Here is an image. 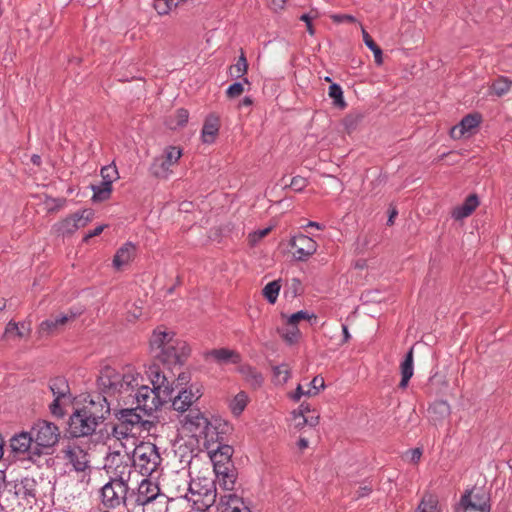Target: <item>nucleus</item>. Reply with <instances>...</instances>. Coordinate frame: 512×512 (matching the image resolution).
<instances>
[{"mask_svg": "<svg viewBox=\"0 0 512 512\" xmlns=\"http://www.w3.org/2000/svg\"><path fill=\"white\" fill-rule=\"evenodd\" d=\"M315 412V409L309 403L303 402L300 406L295 409V415L301 416L302 414L306 416V414Z\"/></svg>", "mask_w": 512, "mask_h": 512, "instance_id": "5fc2aeb1", "label": "nucleus"}, {"mask_svg": "<svg viewBox=\"0 0 512 512\" xmlns=\"http://www.w3.org/2000/svg\"><path fill=\"white\" fill-rule=\"evenodd\" d=\"M307 227H313V228H316V229H319V230H322L324 228L323 225H321L320 223L315 222V221H309L307 223Z\"/></svg>", "mask_w": 512, "mask_h": 512, "instance_id": "774afa93", "label": "nucleus"}, {"mask_svg": "<svg viewBox=\"0 0 512 512\" xmlns=\"http://www.w3.org/2000/svg\"><path fill=\"white\" fill-rule=\"evenodd\" d=\"M324 388H325L324 378L318 375V376H315L312 379V381L310 382L309 390H304L303 387L300 384H298L295 391L290 392L288 394V397L294 402H299L303 396H307V397L316 396L320 393V391L324 390Z\"/></svg>", "mask_w": 512, "mask_h": 512, "instance_id": "4be33fe9", "label": "nucleus"}, {"mask_svg": "<svg viewBox=\"0 0 512 512\" xmlns=\"http://www.w3.org/2000/svg\"><path fill=\"white\" fill-rule=\"evenodd\" d=\"M154 8L159 15H166L171 11L167 0H155Z\"/></svg>", "mask_w": 512, "mask_h": 512, "instance_id": "3c124183", "label": "nucleus"}, {"mask_svg": "<svg viewBox=\"0 0 512 512\" xmlns=\"http://www.w3.org/2000/svg\"><path fill=\"white\" fill-rule=\"evenodd\" d=\"M219 127V118L216 115H209L202 128V141L207 144L213 143L218 135Z\"/></svg>", "mask_w": 512, "mask_h": 512, "instance_id": "cd10ccee", "label": "nucleus"}, {"mask_svg": "<svg viewBox=\"0 0 512 512\" xmlns=\"http://www.w3.org/2000/svg\"><path fill=\"white\" fill-rule=\"evenodd\" d=\"M202 387L198 384H191L189 387L179 391L172 400L174 410L185 412L202 396Z\"/></svg>", "mask_w": 512, "mask_h": 512, "instance_id": "f3484780", "label": "nucleus"}, {"mask_svg": "<svg viewBox=\"0 0 512 512\" xmlns=\"http://www.w3.org/2000/svg\"><path fill=\"white\" fill-rule=\"evenodd\" d=\"M289 245L293 249V258L299 262L308 261L318 249L317 242L304 234L292 236Z\"/></svg>", "mask_w": 512, "mask_h": 512, "instance_id": "ddd939ff", "label": "nucleus"}, {"mask_svg": "<svg viewBox=\"0 0 512 512\" xmlns=\"http://www.w3.org/2000/svg\"><path fill=\"white\" fill-rule=\"evenodd\" d=\"M31 331L30 324L22 322L20 324L10 321L4 332L6 338H23L29 335Z\"/></svg>", "mask_w": 512, "mask_h": 512, "instance_id": "2f4dec72", "label": "nucleus"}, {"mask_svg": "<svg viewBox=\"0 0 512 512\" xmlns=\"http://www.w3.org/2000/svg\"><path fill=\"white\" fill-rule=\"evenodd\" d=\"M291 377V368L288 364L282 363L273 368V381L276 385H284Z\"/></svg>", "mask_w": 512, "mask_h": 512, "instance_id": "e433bc0d", "label": "nucleus"}, {"mask_svg": "<svg viewBox=\"0 0 512 512\" xmlns=\"http://www.w3.org/2000/svg\"><path fill=\"white\" fill-rule=\"evenodd\" d=\"M429 411H433V412L437 411V412H440L441 414H448L449 413V405L444 401L436 402L429 408Z\"/></svg>", "mask_w": 512, "mask_h": 512, "instance_id": "864d4df0", "label": "nucleus"}, {"mask_svg": "<svg viewBox=\"0 0 512 512\" xmlns=\"http://www.w3.org/2000/svg\"><path fill=\"white\" fill-rule=\"evenodd\" d=\"M370 492H371V488H369V487H367V486L360 487V488L355 492V498H356V499H359V498H362V497L368 496Z\"/></svg>", "mask_w": 512, "mask_h": 512, "instance_id": "680f3d73", "label": "nucleus"}, {"mask_svg": "<svg viewBox=\"0 0 512 512\" xmlns=\"http://www.w3.org/2000/svg\"><path fill=\"white\" fill-rule=\"evenodd\" d=\"M69 433L73 437H83L91 435L95 432L99 424L90 418L88 415L83 413L80 409H77L69 419Z\"/></svg>", "mask_w": 512, "mask_h": 512, "instance_id": "4468645a", "label": "nucleus"}, {"mask_svg": "<svg viewBox=\"0 0 512 512\" xmlns=\"http://www.w3.org/2000/svg\"><path fill=\"white\" fill-rule=\"evenodd\" d=\"M189 380H190V375L185 372L180 373L177 378L179 385H185L189 382Z\"/></svg>", "mask_w": 512, "mask_h": 512, "instance_id": "0e129e2a", "label": "nucleus"}, {"mask_svg": "<svg viewBox=\"0 0 512 512\" xmlns=\"http://www.w3.org/2000/svg\"><path fill=\"white\" fill-rule=\"evenodd\" d=\"M343 123H344L346 129L350 130L353 128V126L355 124V120L352 116H347V117H345Z\"/></svg>", "mask_w": 512, "mask_h": 512, "instance_id": "69168bd1", "label": "nucleus"}, {"mask_svg": "<svg viewBox=\"0 0 512 512\" xmlns=\"http://www.w3.org/2000/svg\"><path fill=\"white\" fill-rule=\"evenodd\" d=\"M248 401V395L243 391L235 395L234 398L229 403V408L232 414L235 416L241 415L242 412L245 410Z\"/></svg>", "mask_w": 512, "mask_h": 512, "instance_id": "c9c22d12", "label": "nucleus"}, {"mask_svg": "<svg viewBox=\"0 0 512 512\" xmlns=\"http://www.w3.org/2000/svg\"><path fill=\"white\" fill-rule=\"evenodd\" d=\"M279 333L282 339L289 345L297 343L301 337V333L297 325L288 324V320L286 321V326L281 328Z\"/></svg>", "mask_w": 512, "mask_h": 512, "instance_id": "473e14b6", "label": "nucleus"}, {"mask_svg": "<svg viewBox=\"0 0 512 512\" xmlns=\"http://www.w3.org/2000/svg\"><path fill=\"white\" fill-rule=\"evenodd\" d=\"M280 281L274 280L272 282H269L264 288H263V295L267 299V301L271 304H274L278 298L279 292H280Z\"/></svg>", "mask_w": 512, "mask_h": 512, "instance_id": "a19ab883", "label": "nucleus"}, {"mask_svg": "<svg viewBox=\"0 0 512 512\" xmlns=\"http://www.w3.org/2000/svg\"><path fill=\"white\" fill-rule=\"evenodd\" d=\"M10 446L13 452L19 454H28V457L31 458L35 455V444L33 441V436L31 432H21L15 436H13L10 440Z\"/></svg>", "mask_w": 512, "mask_h": 512, "instance_id": "aec40b11", "label": "nucleus"}, {"mask_svg": "<svg viewBox=\"0 0 512 512\" xmlns=\"http://www.w3.org/2000/svg\"><path fill=\"white\" fill-rule=\"evenodd\" d=\"M360 26L365 45L373 52L376 64L381 65L383 63V54L381 48L376 45V43L373 41L368 32L363 28V26Z\"/></svg>", "mask_w": 512, "mask_h": 512, "instance_id": "4c0bfd02", "label": "nucleus"}, {"mask_svg": "<svg viewBox=\"0 0 512 512\" xmlns=\"http://www.w3.org/2000/svg\"><path fill=\"white\" fill-rule=\"evenodd\" d=\"M480 123V117L478 115H467L461 122L451 129V136L454 139H459L466 133L471 132Z\"/></svg>", "mask_w": 512, "mask_h": 512, "instance_id": "bb28decb", "label": "nucleus"}, {"mask_svg": "<svg viewBox=\"0 0 512 512\" xmlns=\"http://www.w3.org/2000/svg\"><path fill=\"white\" fill-rule=\"evenodd\" d=\"M132 463L142 476L152 475L161 464L157 447L150 442L139 443L132 451Z\"/></svg>", "mask_w": 512, "mask_h": 512, "instance_id": "423d86ee", "label": "nucleus"}, {"mask_svg": "<svg viewBox=\"0 0 512 512\" xmlns=\"http://www.w3.org/2000/svg\"><path fill=\"white\" fill-rule=\"evenodd\" d=\"M137 406L133 408L121 409L116 413L118 421L130 427L132 430L137 426H144L146 421L143 420L142 416L138 413Z\"/></svg>", "mask_w": 512, "mask_h": 512, "instance_id": "a878e982", "label": "nucleus"}, {"mask_svg": "<svg viewBox=\"0 0 512 512\" xmlns=\"http://www.w3.org/2000/svg\"><path fill=\"white\" fill-rule=\"evenodd\" d=\"M511 86V81L506 77H500L491 86L492 91L497 96H502L506 94Z\"/></svg>", "mask_w": 512, "mask_h": 512, "instance_id": "c03bdc74", "label": "nucleus"}, {"mask_svg": "<svg viewBox=\"0 0 512 512\" xmlns=\"http://www.w3.org/2000/svg\"><path fill=\"white\" fill-rule=\"evenodd\" d=\"M65 458L73 465L75 470L84 471L88 465V455L87 453L79 446L71 445L68 446L65 450Z\"/></svg>", "mask_w": 512, "mask_h": 512, "instance_id": "b1692460", "label": "nucleus"}, {"mask_svg": "<svg viewBox=\"0 0 512 512\" xmlns=\"http://www.w3.org/2000/svg\"><path fill=\"white\" fill-rule=\"evenodd\" d=\"M313 315H310L307 311H298L290 315L287 320L288 324H298L302 320H309Z\"/></svg>", "mask_w": 512, "mask_h": 512, "instance_id": "09e8293b", "label": "nucleus"}, {"mask_svg": "<svg viewBox=\"0 0 512 512\" xmlns=\"http://www.w3.org/2000/svg\"><path fill=\"white\" fill-rule=\"evenodd\" d=\"M271 227H267V228H264V229H260V230H257L253 233L250 234V241L254 244L258 241H260L262 238H264L265 236H267L269 234V232L271 231Z\"/></svg>", "mask_w": 512, "mask_h": 512, "instance_id": "603ef678", "label": "nucleus"}, {"mask_svg": "<svg viewBox=\"0 0 512 512\" xmlns=\"http://www.w3.org/2000/svg\"><path fill=\"white\" fill-rule=\"evenodd\" d=\"M248 79L244 78L242 82H236L230 85L226 91L228 97L235 98L240 96L244 92V84H248Z\"/></svg>", "mask_w": 512, "mask_h": 512, "instance_id": "49530a36", "label": "nucleus"}, {"mask_svg": "<svg viewBox=\"0 0 512 512\" xmlns=\"http://www.w3.org/2000/svg\"><path fill=\"white\" fill-rule=\"evenodd\" d=\"M135 251L136 247L132 243H125L117 250L113 259V266L116 269H120L130 263V261L134 258Z\"/></svg>", "mask_w": 512, "mask_h": 512, "instance_id": "c85d7f7f", "label": "nucleus"}, {"mask_svg": "<svg viewBox=\"0 0 512 512\" xmlns=\"http://www.w3.org/2000/svg\"><path fill=\"white\" fill-rule=\"evenodd\" d=\"M105 228H106V225L97 226L95 229H93L92 231L88 232L85 235L83 241L87 242L90 238L100 235Z\"/></svg>", "mask_w": 512, "mask_h": 512, "instance_id": "4d7b16f0", "label": "nucleus"}, {"mask_svg": "<svg viewBox=\"0 0 512 512\" xmlns=\"http://www.w3.org/2000/svg\"><path fill=\"white\" fill-rule=\"evenodd\" d=\"M306 186H307V180H306V178L301 177V176L293 177L290 182V187L297 192L302 191Z\"/></svg>", "mask_w": 512, "mask_h": 512, "instance_id": "8fccbe9b", "label": "nucleus"}, {"mask_svg": "<svg viewBox=\"0 0 512 512\" xmlns=\"http://www.w3.org/2000/svg\"><path fill=\"white\" fill-rule=\"evenodd\" d=\"M183 155L180 146L168 145L162 150V153L153 159L150 167L151 173L160 179H167L176 167Z\"/></svg>", "mask_w": 512, "mask_h": 512, "instance_id": "1a4fd4ad", "label": "nucleus"}, {"mask_svg": "<svg viewBox=\"0 0 512 512\" xmlns=\"http://www.w3.org/2000/svg\"><path fill=\"white\" fill-rule=\"evenodd\" d=\"M33 441L35 444V455H41L44 450L50 449L55 446L60 438V431L58 426L54 423L39 420L30 429Z\"/></svg>", "mask_w": 512, "mask_h": 512, "instance_id": "6e6552de", "label": "nucleus"}, {"mask_svg": "<svg viewBox=\"0 0 512 512\" xmlns=\"http://www.w3.org/2000/svg\"><path fill=\"white\" fill-rule=\"evenodd\" d=\"M180 424L183 432L197 440L203 439L204 444L214 441L215 427L199 410H189L181 417Z\"/></svg>", "mask_w": 512, "mask_h": 512, "instance_id": "39448f33", "label": "nucleus"}, {"mask_svg": "<svg viewBox=\"0 0 512 512\" xmlns=\"http://www.w3.org/2000/svg\"><path fill=\"white\" fill-rule=\"evenodd\" d=\"M401 381L399 387L405 389L408 386L409 380L414 374L413 366V348L406 354L404 360L400 364Z\"/></svg>", "mask_w": 512, "mask_h": 512, "instance_id": "c756f323", "label": "nucleus"}, {"mask_svg": "<svg viewBox=\"0 0 512 512\" xmlns=\"http://www.w3.org/2000/svg\"><path fill=\"white\" fill-rule=\"evenodd\" d=\"M217 442L218 439L214 438L213 442L205 443L215 467L220 463L228 462L233 454L232 446L221 444L220 442L217 444Z\"/></svg>", "mask_w": 512, "mask_h": 512, "instance_id": "412c9836", "label": "nucleus"}, {"mask_svg": "<svg viewBox=\"0 0 512 512\" xmlns=\"http://www.w3.org/2000/svg\"><path fill=\"white\" fill-rule=\"evenodd\" d=\"M416 512H440L437 497L431 494L425 495L418 505Z\"/></svg>", "mask_w": 512, "mask_h": 512, "instance_id": "58836bf2", "label": "nucleus"}, {"mask_svg": "<svg viewBox=\"0 0 512 512\" xmlns=\"http://www.w3.org/2000/svg\"><path fill=\"white\" fill-rule=\"evenodd\" d=\"M181 494L191 507L200 512H214L217 503V491L213 480L197 478L191 481L184 480Z\"/></svg>", "mask_w": 512, "mask_h": 512, "instance_id": "20e7f679", "label": "nucleus"}, {"mask_svg": "<svg viewBox=\"0 0 512 512\" xmlns=\"http://www.w3.org/2000/svg\"><path fill=\"white\" fill-rule=\"evenodd\" d=\"M320 420V415L318 412H313L311 415L306 416L305 419H302L300 422H296V428H302L305 425H309L311 427H315L318 425Z\"/></svg>", "mask_w": 512, "mask_h": 512, "instance_id": "de8ad7c7", "label": "nucleus"}, {"mask_svg": "<svg viewBox=\"0 0 512 512\" xmlns=\"http://www.w3.org/2000/svg\"><path fill=\"white\" fill-rule=\"evenodd\" d=\"M479 205V201L476 195H470L464 201V203L453 210V217L457 220L468 217Z\"/></svg>", "mask_w": 512, "mask_h": 512, "instance_id": "7c9ffc66", "label": "nucleus"}, {"mask_svg": "<svg viewBox=\"0 0 512 512\" xmlns=\"http://www.w3.org/2000/svg\"><path fill=\"white\" fill-rule=\"evenodd\" d=\"M92 190L93 199L95 201H104L109 198L112 191V186L101 182L99 185H93Z\"/></svg>", "mask_w": 512, "mask_h": 512, "instance_id": "79ce46f5", "label": "nucleus"}, {"mask_svg": "<svg viewBox=\"0 0 512 512\" xmlns=\"http://www.w3.org/2000/svg\"><path fill=\"white\" fill-rule=\"evenodd\" d=\"M286 0H271V8L278 11L284 8Z\"/></svg>", "mask_w": 512, "mask_h": 512, "instance_id": "e2e57ef3", "label": "nucleus"}, {"mask_svg": "<svg viewBox=\"0 0 512 512\" xmlns=\"http://www.w3.org/2000/svg\"><path fill=\"white\" fill-rule=\"evenodd\" d=\"M332 19L334 22H355L356 19L352 15L342 14V15H333Z\"/></svg>", "mask_w": 512, "mask_h": 512, "instance_id": "13d9d810", "label": "nucleus"}, {"mask_svg": "<svg viewBox=\"0 0 512 512\" xmlns=\"http://www.w3.org/2000/svg\"><path fill=\"white\" fill-rule=\"evenodd\" d=\"M129 486L110 481L101 489L102 503L107 508L115 509L125 504Z\"/></svg>", "mask_w": 512, "mask_h": 512, "instance_id": "f8f14e48", "label": "nucleus"}, {"mask_svg": "<svg viewBox=\"0 0 512 512\" xmlns=\"http://www.w3.org/2000/svg\"><path fill=\"white\" fill-rule=\"evenodd\" d=\"M93 217L94 213L91 209H84L55 224L54 229L60 235H72L78 229L87 226L93 220Z\"/></svg>", "mask_w": 512, "mask_h": 512, "instance_id": "9d476101", "label": "nucleus"}, {"mask_svg": "<svg viewBox=\"0 0 512 512\" xmlns=\"http://www.w3.org/2000/svg\"><path fill=\"white\" fill-rule=\"evenodd\" d=\"M80 312L70 311L61 313L40 323L38 332L40 335H51L60 331L68 322L73 321Z\"/></svg>", "mask_w": 512, "mask_h": 512, "instance_id": "a211bd4d", "label": "nucleus"}, {"mask_svg": "<svg viewBox=\"0 0 512 512\" xmlns=\"http://www.w3.org/2000/svg\"><path fill=\"white\" fill-rule=\"evenodd\" d=\"M214 512H251L243 498L233 493L221 495Z\"/></svg>", "mask_w": 512, "mask_h": 512, "instance_id": "6ab92c4d", "label": "nucleus"}, {"mask_svg": "<svg viewBox=\"0 0 512 512\" xmlns=\"http://www.w3.org/2000/svg\"><path fill=\"white\" fill-rule=\"evenodd\" d=\"M184 480H187L185 477H182L181 475H177L176 478L173 480V482L175 484H177L176 486V491H175V497L176 498H183L184 497L181 495V494H185L183 491H182V488H183V481Z\"/></svg>", "mask_w": 512, "mask_h": 512, "instance_id": "6e6d98bb", "label": "nucleus"}, {"mask_svg": "<svg viewBox=\"0 0 512 512\" xmlns=\"http://www.w3.org/2000/svg\"><path fill=\"white\" fill-rule=\"evenodd\" d=\"M98 381L107 395L116 397L124 404H130L144 378L134 366L128 365L121 370L107 366L101 370Z\"/></svg>", "mask_w": 512, "mask_h": 512, "instance_id": "f257e3e1", "label": "nucleus"}, {"mask_svg": "<svg viewBox=\"0 0 512 512\" xmlns=\"http://www.w3.org/2000/svg\"><path fill=\"white\" fill-rule=\"evenodd\" d=\"M223 485L225 489L230 490L233 488L234 485V477L233 475H224L223 476Z\"/></svg>", "mask_w": 512, "mask_h": 512, "instance_id": "052dcab7", "label": "nucleus"}, {"mask_svg": "<svg viewBox=\"0 0 512 512\" xmlns=\"http://www.w3.org/2000/svg\"><path fill=\"white\" fill-rule=\"evenodd\" d=\"M130 453L125 451V455H121L120 451L111 453L106 460V470L110 481L129 486L132 475H137L133 470V464L130 462Z\"/></svg>", "mask_w": 512, "mask_h": 512, "instance_id": "0eeeda50", "label": "nucleus"}, {"mask_svg": "<svg viewBox=\"0 0 512 512\" xmlns=\"http://www.w3.org/2000/svg\"><path fill=\"white\" fill-rule=\"evenodd\" d=\"M248 69V63L245 55L242 53L234 65L230 67V73L233 77L239 78L246 74Z\"/></svg>", "mask_w": 512, "mask_h": 512, "instance_id": "37998d69", "label": "nucleus"}, {"mask_svg": "<svg viewBox=\"0 0 512 512\" xmlns=\"http://www.w3.org/2000/svg\"><path fill=\"white\" fill-rule=\"evenodd\" d=\"M206 359H210L217 364H229V363H239L241 357L239 353L234 350H230L227 348H219L213 349L206 353Z\"/></svg>", "mask_w": 512, "mask_h": 512, "instance_id": "393cba45", "label": "nucleus"}, {"mask_svg": "<svg viewBox=\"0 0 512 512\" xmlns=\"http://www.w3.org/2000/svg\"><path fill=\"white\" fill-rule=\"evenodd\" d=\"M150 347L154 356L169 369L182 366L191 352L186 341L176 337L172 330L163 327L153 331Z\"/></svg>", "mask_w": 512, "mask_h": 512, "instance_id": "7ed1b4c3", "label": "nucleus"}, {"mask_svg": "<svg viewBox=\"0 0 512 512\" xmlns=\"http://www.w3.org/2000/svg\"><path fill=\"white\" fill-rule=\"evenodd\" d=\"M328 95L333 100L332 104L335 108H338L340 110H343L346 108L347 103L344 99L343 90L340 85H338L336 83H332L329 86Z\"/></svg>", "mask_w": 512, "mask_h": 512, "instance_id": "f704fd0d", "label": "nucleus"}, {"mask_svg": "<svg viewBox=\"0 0 512 512\" xmlns=\"http://www.w3.org/2000/svg\"><path fill=\"white\" fill-rule=\"evenodd\" d=\"M342 332H343V341L347 342L350 339V333L348 331V327L346 325H342Z\"/></svg>", "mask_w": 512, "mask_h": 512, "instance_id": "338daca9", "label": "nucleus"}, {"mask_svg": "<svg viewBox=\"0 0 512 512\" xmlns=\"http://www.w3.org/2000/svg\"><path fill=\"white\" fill-rule=\"evenodd\" d=\"M102 182L112 186V183L118 179V171L116 166L108 165L101 169Z\"/></svg>", "mask_w": 512, "mask_h": 512, "instance_id": "a18cd8bd", "label": "nucleus"}, {"mask_svg": "<svg viewBox=\"0 0 512 512\" xmlns=\"http://www.w3.org/2000/svg\"><path fill=\"white\" fill-rule=\"evenodd\" d=\"M464 512H490L489 496L482 490H471L460 500Z\"/></svg>", "mask_w": 512, "mask_h": 512, "instance_id": "dca6fc26", "label": "nucleus"}, {"mask_svg": "<svg viewBox=\"0 0 512 512\" xmlns=\"http://www.w3.org/2000/svg\"><path fill=\"white\" fill-rule=\"evenodd\" d=\"M149 377L153 387L150 388L142 383L130 402V404H136L137 408L146 415L153 414L170 401L174 391L168 377L158 368H151Z\"/></svg>", "mask_w": 512, "mask_h": 512, "instance_id": "f03ea898", "label": "nucleus"}, {"mask_svg": "<svg viewBox=\"0 0 512 512\" xmlns=\"http://www.w3.org/2000/svg\"><path fill=\"white\" fill-rule=\"evenodd\" d=\"M159 494L158 485L151 479L143 478L138 485L136 502L139 505H146L154 500Z\"/></svg>", "mask_w": 512, "mask_h": 512, "instance_id": "5701e85b", "label": "nucleus"}, {"mask_svg": "<svg viewBox=\"0 0 512 512\" xmlns=\"http://www.w3.org/2000/svg\"><path fill=\"white\" fill-rule=\"evenodd\" d=\"M131 433H132V429L120 421L118 424H116L113 427V430H112V436L115 439H117V440L125 439L126 441L131 440L132 444H134L135 438L130 436Z\"/></svg>", "mask_w": 512, "mask_h": 512, "instance_id": "ea45409f", "label": "nucleus"}, {"mask_svg": "<svg viewBox=\"0 0 512 512\" xmlns=\"http://www.w3.org/2000/svg\"><path fill=\"white\" fill-rule=\"evenodd\" d=\"M408 456L411 462L417 463L422 456V450L419 448L412 449L409 451Z\"/></svg>", "mask_w": 512, "mask_h": 512, "instance_id": "bf43d9fd", "label": "nucleus"}, {"mask_svg": "<svg viewBox=\"0 0 512 512\" xmlns=\"http://www.w3.org/2000/svg\"><path fill=\"white\" fill-rule=\"evenodd\" d=\"M79 409L99 425L106 419L111 410L106 396L101 394L90 395L88 399L84 400Z\"/></svg>", "mask_w": 512, "mask_h": 512, "instance_id": "9b49d317", "label": "nucleus"}, {"mask_svg": "<svg viewBox=\"0 0 512 512\" xmlns=\"http://www.w3.org/2000/svg\"><path fill=\"white\" fill-rule=\"evenodd\" d=\"M50 389L54 396L50 411L55 416H62L64 414L63 406L70 399L68 383L63 378H55L50 382Z\"/></svg>", "mask_w": 512, "mask_h": 512, "instance_id": "2eb2a0df", "label": "nucleus"}, {"mask_svg": "<svg viewBox=\"0 0 512 512\" xmlns=\"http://www.w3.org/2000/svg\"><path fill=\"white\" fill-rule=\"evenodd\" d=\"M189 119V112L186 109H178L173 115H171L166 125L172 130H176L186 125Z\"/></svg>", "mask_w": 512, "mask_h": 512, "instance_id": "72a5a7b5", "label": "nucleus"}]
</instances>
